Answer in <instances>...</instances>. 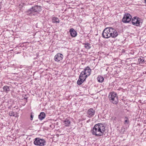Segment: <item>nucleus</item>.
I'll return each mask as SVG.
<instances>
[{
	"label": "nucleus",
	"mask_w": 146,
	"mask_h": 146,
	"mask_svg": "<svg viewBox=\"0 0 146 146\" xmlns=\"http://www.w3.org/2000/svg\"><path fill=\"white\" fill-rule=\"evenodd\" d=\"M105 130V127L104 124L99 123L94 125L91 132L93 135L96 136H101L104 135Z\"/></svg>",
	"instance_id": "1"
},
{
	"label": "nucleus",
	"mask_w": 146,
	"mask_h": 146,
	"mask_svg": "<svg viewBox=\"0 0 146 146\" xmlns=\"http://www.w3.org/2000/svg\"><path fill=\"white\" fill-rule=\"evenodd\" d=\"M42 9L41 6L35 5L32 7L26 12L27 14L30 16H36L37 13L41 11Z\"/></svg>",
	"instance_id": "2"
},
{
	"label": "nucleus",
	"mask_w": 146,
	"mask_h": 146,
	"mask_svg": "<svg viewBox=\"0 0 146 146\" xmlns=\"http://www.w3.org/2000/svg\"><path fill=\"white\" fill-rule=\"evenodd\" d=\"M108 98L110 102L114 104H116L118 102V99L117 94L115 92H113L109 94Z\"/></svg>",
	"instance_id": "3"
},
{
	"label": "nucleus",
	"mask_w": 146,
	"mask_h": 146,
	"mask_svg": "<svg viewBox=\"0 0 146 146\" xmlns=\"http://www.w3.org/2000/svg\"><path fill=\"white\" fill-rule=\"evenodd\" d=\"M33 143L38 146H45L46 144V141L44 139L36 137L34 139Z\"/></svg>",
	"instance_id": "4"
},
{
	"label": "nucleus",
	"mask_w": 146,
	"mask_h": 146,
	"mask_svg": "<svg viewBox=\"0 0 146 146\" xmlns=\"http://www.w3.org/2000/svg\"><path fill=\"white\" fill-rule=\"evenodd\" d=\"M111 27H107L103 30L102 36V37L106 38H108L110 37Z\"/></svg>",
	"instance_id": "5"
},
{
	"label": "nucleus",
	"mask_w": 146,
	"mask_h": 146,
	"mask_svg": "<svg viewBox=\"0 0 146 146\" xmlns=\"http://www.w3.org/2000/svg\"><path fill=\"white\" fill-rule=\"evenodd\" d=\"M131 15L128 13H125L123 15L122 21L124 23H128L131 21Z\"/></svg>",
	"instance_id": "6"
},
{
	"label": "nucleus",
	"mask_w": 146,
	"mask_h": 146,
	"mask_svg": "<svg viewBox=\"0 0 146 146\" xmlns=\"http://www.w3.org/2000/svg\"><path fill=\"white\" fill-rule=\"evenodd\" d=\"M141 21L140 18L137 17H134L132 19L131 23L133 25L139 26Z\"/></svg>",
	"instance_id": "7"
},
{
	"label": "nucleus",
	"mask_w": 146,
	"mask_h": 146,
	"mask_svg": "<svg viewBox=\"0 0 146 146\" xmlns=\"http://www.w3.org/2000/svg\"><path fill=\"white\" fill-rule=\"evenodd\" d=\"M91 70L90 68L88 66L84 69L80 74V77H84V76L86 74H90L91 73Z\"/></svg>",
	"instance_id": "8"
},
{
	"label": "nucleus",
	"mask_w": 146,
	"mask_h": 146,
	"mask_svg": "<svg viewBox=\"0 0 146 146\" xmlns=\"http://www.w3.org/2000/svg\"><path fill=\"white\" fill-rule=\"evenodd\" d=\"M118 34L115 29L111 27L110 37L115 38L117 37Z\"/></svg>",
	"instance_id": "9"
},
{
	"label": "nucleus",
	"mask_w": 146,
	"mask_h": 146,
	"mask_svg": "<svg viewBox=\"0 0 146 146\" xmlns=\"http://www.w3.org/2000/svg\"><path fill=\"white\" fill-rule=\"evenodd\" d=\"M63 55L61 54L58 53L54 56V60L57 62L62 60L63 58Z\"/></svg>",
	"instance_id": "10"
},
{
	"label": "nucleus",
	"mask_w": 146,
	"mask_h": 146,
	"mask_svg": "<svg viewBox=\"0 0 146 146\" xmlns=\"http://www.w3.org/2000/svg\"><path fill=\"white\" fill-rule=\"evenodd\" d=\"M95 110L93 108L90 109L87 111V115L89 117H93L94 115Z\"/></svg>",
	"instance_id": "11"
},
{
	"label": "nucleus",
	"mask_w": 146,
	"mask_h": 146,
	"mask_svg": "<svg viewBox=\"0 0 146 146\" xmlns=\"http://www.w3.org/2000/svg\"><path fill=\"white\" fill-rule=\"evenodd\" d=\"M69 32L71 36L72 37H75L77 35L76 32L73 28L71 29L70 30Z\"/></svg>",
	"instance_id": "12"
},
{
	"label": "nucleus",
	"mask_w": 146,
	"mask_h": 146,
	"mask_svg": "<svg viewBox=\"0 0 146 146\" xmlns=\"http://www.w3.org/2000/svg\"><path fill=\"white\" fill-rule=\"evenodd\" d=\"M45 113L44 112H41L38 115V119L41 121L45 118Z\"/></svg>",
	"instance_id": "13"
},
{
	"label": "nucleus",
	"mask_w": 146,
	"mask_h": 146,
	"mask_svg": "<svg viewBox=\"0 0 146 146\" xmlns=\"http://www.w3.org/2000/svg\"><path fill=\"white\" fill-rule=\"evenodd\" d=\"M83 78L84 77H80V75L79 76V78L77 81V83L78 85H81L84 81H85V79H83Z\"/></svg>",
	"instance_id": "14"
},
{
	"label": "nucleus",
	"mask_w": 146,
	"mask_h": 146,
	"mask_svg": "<svg viewBox=\"0 0 146 146\" xmlns=\"http://www.w3.org/2000/svg\"><path fill=\"white\" fill-rule=\"evenodd\" d=\"M11 88V87L10 86H5L3 87V89L5 92L8 93L10 91Z\"/></svg>",
	"instance_id": "15"
},
{
	"label": "nucleus",
	"mask_w": 146,
	"mask_h": 146,
	"mask_svg": "<svg viewBox=\"0 0 146 146\" xmlns=\"http://www.w3.org/2000/svg\"><path fill=\"white\" fill-rule=\"evenodd\" d=\"M138 62H139V64H141L146 63V60H144L143 58V57H141L138 59Z\"/></svg>",
	"instance_id": "16"
},
{
	"label": "nucleus",
	"mask_w": 146,
	"mask_h": 146,
	"mask_svg": "<svg viewBox=\"0 0 146 146\" xmlns=\"http://www.w3.org/2000/svg\"><path fill=\"white\" fill-rule=\"evenodd\" d=\"M64 125L65 126L68 127L70 126L71 122L68 119H66L64 121Z\"/></svg>",
	"instance_id": "17"
},
{
	"label": "nucleus",
	"mask_w": 146,
	"mask_h": 146,
	"mask_svg": "<svg viewBox=\"0 0 146 146\" xmlns=\"http://www.w3.org/2000/svg\"><path fill=\"white\" fill-rule=\"evenodd\" d=\"M83 44L84 45V47L87 49H89L91 47L90 44L88 42L83 43Z\"/></svg>",
	"instance_id": "18"
},
{
	"label": "nucleus",
	"mask_w": 146,
	"mask_h": 146,
	"mask_svg": "<svg viewBox=\"0 0 146 146\" xmlns=\"http://www.w3.org/2000/svg\"><path fill=\"white\" fill-rule=\"evenodd\" d=\"M52 22L54 23H58L60 22V21L57 17H54L52 19Z\"/></svg>",
	"instance_id": "19"
},
{
	"label": "nucleus",
	"mask_w": 146,
	"mask_h": 146,
	"mask_svg": "<svg viewBox=\"0 0 146 146\" xmlns=\"http://www.w3.org/2000/svg\"><path fill=\"white\" fill-rule=\"evenodd\" d=\"M97 80L99 82H102L104 81V78L103 76H99L97 78Z\"/></svg>",
	"instance_id": "20"
},
{
	"label": "nucleus",
	"mask_w": 146,
	"mask_h": 146,
	"mask_svg": "<svg viewBox=\"0 0 146 146\" xmlns=\"http://www.w3.org/2000/svg\"><path fill=\"white\" fill-rule=\"evenodd\" d=\"M14 113L13 111H11L9 112V115L11 116H13L16 117V116L15 115V114H14Z\"/></svg>",
	"instance_id": "21"
},
{
	"label": "nucleus",
	"mask_w": 146,
	"mask_h": 146,
	"mask_svg": "<svg viewBox=\"0 0 146 146\" xmlns=\"http://www.w3.org/2000/svg\"><path fill=\"white\" fill-rule=\"evenodd\" d=\"M34 113L33 112H31V113L30 119L32 121L34 117Z\"/></svg>",
	"instance_id": "22"
},
{
	"label": "nucleus",
	"mask_w": 146,
	"mask_h": 146,
	"mask_svg": "<svg viewBox=\"0 0 146 146\" xmlns=\"http://www.w3.org/2000/svg\"><path fill=\"white\" fill-rule=\"evenodd\" d=\"M90 74H86L84 76V78H83V79H85V80H86V79L89 76H90Z\"/></svg>",
	"instance_id": "23"
},
{
	"label": "nucleus",
	"mask_w": 146,
	"mask_h": 146,
	"mask_svg": "<svg viewBox=\"0 0 146 146\" xmlns=\"http://www.w3.org/2000/svg\"><path fill=\"white\" fill-rule=\"evenodd\" d=\"M111 119L113 121H116V117L115 116H113L111 118Z\"/></svg>",
	"instance_id": "24"
},
{
	"label": "nucleus",
	"mask_w": 146,
	"mask_h": 146,
	"mask_svg": "<svg viewBox=\"0 0 146 146\" xmlns=\"http://www.w3.org/2000/svg\"><path fill=\"white\" fill-rule=\"evenodd\" d=\"M129 120H125L124 123L125 124H128L129 123Z\"/></svg>",
	"instance_id": "25"
},
{
	"label": "nucleus",
	"mask_w": 146,
	"mask_h": 146,
	"mask_svg": "<svg viewBox=\"0 0 146 146\" xmlns=\"http://www.w3.org/2000/svg\"><path fill=\"white\" fill-rule=\"evenodd\" d=\"M117 90H119V91L121 90L123 92V89L122 88H121V87L119 88H118L117 89Z\"/></svg>",
	"instance_id": "26"
},
{
	"label": "nucleus",
	"mask_w": 146,
	"mask_h": 146,
	"mask_svg": "<svg viewBox=\"0 0 146 146\" xmlns=\"http://www.w3.org/2000/svg\"><path fill=\"white\" fill-rule=\"evenodd\" d=\"M125 120H129L128 118L127 117H125Z\"/></svg>",
	"instance_id": "27"
},
{
	"label": "nucleus",
	"mask_w": 146,
	"mask_h": 146,
	"mask_svg": "<svg viewBox=\"0 0 146 146\" xmlns=\"http://www.w3.org/2000/svg\"><path fill=\"white\" fill-rule=\"evenodd\" d=\"M144 2H145V4H146V0H144Z\"/></svg>",
	"instance_id": "28"
},
{
	"label": "nucleus",
	"mask_w": 146,
	"mask_h": 146,
	"mask_svg": "<svg viewBox=\"0 0 146 146\" xmlns=\"http://www.w3.org/2000/svg\"><path fill=\"white\" fill-rule=\"evenodd\" d=\"M27 98H28V97H26V98H24L26 100H27Z\"/></svg>",
	"instance_id": "29"
},
{
	"label": "nucleus",
	"mask_w": 146,
	"mask_h": 146,
	"mask_svg": "<svg viewBox=\"0 0 146 146\" xmlns=\"http://www.w3.org/2000/svg\"><path fill=\"white\" fill-rule=\"evenodd\" d=\"M144 72H145V74H146V72H143V73H144Z\"/></svg>",
	"instance_id": "30"
}]
</instances>
